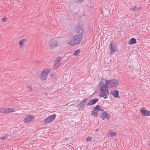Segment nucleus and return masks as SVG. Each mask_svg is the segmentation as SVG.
Segmentation results:
<instances>
[{
	"mask_svg": "<svg viewBox=\"0 0 150 150\" xmlns=\"http://www.w3.org/2000/svg\"><path fill=\"white\" fill-rule=\"evenodd\" d=\"M109 80H108L106 79L105 80V83L104 84L103 82H101L100 81L99 85V86L100 85H102L101 88L100 89V91H101V92L100 93L99 96L100 97H104L105 99L108 98V97L107 95H106L105 89H104V88H106L109 87Z\"/></svg>",
	"mask_w": 150,
	"mask_h": 150,
	"instance_id": "f257e3e1",
	"label": "nucleus"
},
{
	"mask_svg": "<svg viewBox=\"0 0 150 150\" xmlns=\"http://www.w3.org/2000/svg\"><path fill=\"white\" fill-rule=\"evenodd\" d=\"M82 36L81 35H77L74 36L71 40L68 42V44L72 46L79 45L82 39Z\"/></svg>",
	"mask_w": 150,
	"mask_h": 150,
	"instance_id": "f03ea898",
	"label": "nucleus"
},
{
	"mask_svg": "<svg viewBox=\"0 0 150 150\" xmlns=\"http://www.w3.org/2000/svg\"><path fill=\"white\" fill-rule=\"evenodd\" d=\"M75 31L79 35H83L84 32V28L80 24L77 25L75 26Z\"/></svg>",
	"mask_w": 150,
	"mask_h": 150,
	"instance_id": "7ed1b4c3",
	"label": "nucleus"
},
{
	"mask_svg": "<svg viewBox=\"0 0 150 150\" xmlns=\"http://www.w3.org/2000/svg\"><path fill=\"white\" fill-rule=\"evenodd\" d=\"M119 81L116 79H112L109 82L108 88H112L117 86L119 85Z\"/></svg>",
	"mask_w": 150,
	"mask_h": 150,
	"instance_id": "20e7f679",
	"label": "nucleus"
},
{
	"mask_svg": "<svg viewBox=\"0 0 150 150\" xmlns=\"http://www.w3.org/2000/svg\"><path fill=\"white\" fill-rule=\"evenodd\" d=\"M56 116L55 114L49 116L44 120V123L46 124L52 122L55 119Z\"/></svg>",
	"mask_w": 150,
	"mask_h": 150,
	"instance_id": "39448f33",
	"label": "nucleus"
},
{
	"mask_svg": "<svg viewBox=\"0 0 150 150\" xmlns=\"http://www.w3.org/2000/svg\"><path fill=\"white\" fill-rule=\"evenodd\" d=\"M57 42V40L52 39L49 42V45L51 48H55L60 45Z\"/></svg>",
	"mask_w": 150,
	"mask_h": 150,
	"instance_id": "423d86ee",
	"label": "nucleus"
},
{
	"mask_svg": "<svg viewBox=\"0 0 150 150\" xmlns=\"http://www.w3.org/2000/svg\"><path fill=\"white\" fill-rule=\"evenodd\" d=\"M35 116L31 115H28L25 116L24 119L25 123H29L31 121L34 120Z\"/></svg>",
	"mask_w": 150,
	"mask_h": 150,
	"instance_id": "0eeeda50",
	"label": "nucleus"
},
{
	"mask_svg": "<svg viewBox=\"0 0 150 150\" xmlns=\"http://www.w3.org/2000/svg\"><path fill=\"white\" fill-rule=\"evenodd\" d=\"M50 71L43 70L41 75L40 79L42 80H45L47 77Z\"/></svg>",
	"mask_w": 150,
	"mask_h": 150,
	"instance_id": "6e6552de",
	"label": "nucleus"
},
{
	"mask_svg": "<svg viewBox=\"0 0 150 150\" xmlns=\"http://www.w3.org/2000/svg\"><path fill=\"white\" fill-rule=\"evenodd\" d=\"M140 112L143 116H150V111L146 110L145 108H143L141 109L140 110Z\"/></svg>",
	"mask_w": 150,
	"mask_h": 150,
	"instance_id": "1a4fd4ad",
	"label": "nucleus"
},
{
	"mask_svg": "<svg viewBox=\"0 0 150 150\" xmlns=\"http://www.w3.org/2000/svg\"><path fill=\"white\" fill-rule=\"evenodd\" d=\"M99 100L98 98H94L91 99L90 101L87 104V106H89L96 104Z\"/></svg>",
	"mask_w": 150,
	"mask_h": 150,
	"instance_id": "9d476101",
	"label": "nucleus"
},
{
	"mask_svg": "<svg viewBox=\"0 0 150 150\" xmlns=\"http://www.w3.org/2000/svg\"><path fill=\"white\" fill-rule=\"evenodd\" d=\"M119 92L118 90H114L111 93L114 97L118 98L119 97Z\"/></svg>",
	"mask_w": 150,
	"mask_h": 150,
	"instance_id": "9b49d317",
	"label": "nucleus"
},
{
	"mask_svg": "<svg viewBox=\"0 0 150 150\" xmlns=\"http://www.w3.org/2000/svg\"><path fill=\"white\" fill-rule=\"evenodd\" d=\"M110 114H106L104 115H100V117L103 120H104L106 118H107L108 120L109 118L110 117Z\"/></svg>",
	"mask_w": 150,
	"mask_h": 150,
	"instance_id": "f8f14e48",
	"label": "nucleus"
},
{
	"mask_svg": "<svg viewBox=\"0 0 150 150\" xmlns=\"http://www.w3.org/2000/svg\"><path fill=\"white\" fill-rule=\"evenodd\" d=\"M93 109H94L96 111H97L98 112L99 111H103L104 110V109L100 107L99 105H97L95 107H94Z\"/></svg>",
	"mask_w": 150,
	"mask_h": 150,
	"instance_id": "ddd939ff",
	"label": "nucleus"
},
{
	"mask_svg": "<svg viewBox=\"0 0 150 150\" xmlns=\"http://www.w3.org/2000/svg\"><path fill=\"white\" fill-rule=\"evenodd\" d=\"M137 42L136 39L134 38H132L129 40V41L128 43L129 44L132 45L135 44Z\"/></svg>",
	"mask_w": 150,
	"mask_h": 150,
	"instance_id": "4468645a",
	"label": "nucleus"
},
{
	"mask_svg": "<svg viewBox=\"0 0 150 150\" xmlns=\"http://www.w3.org/2000/svg\"><path fill=\"white\" fill-rule=\"evenodd\" d=\"M98 114V112L97 111H96L94 109H93V110L92 112L91 115L92 116H93L94 117H96Z\"/></svg>",
	"mask_w": 150,
	"mask_h": 150,
	"instance_id": "2eb2a0df",
	"label": "nucleus"
},
{
	"mask_svg": "<svg viewBox=\"0 0 150 150\" xmlns=\"http://www.w3.org/2000/svg\"><path fill=\"white\" fill-rule=\"evenodd\" d=\"M60 64V63H55V64L53 67L54 69L56 70L59 67Z\"/></svg>",
	"mask_w": 150,
	"mask_h": 150,
	"instance_id": "dca6fc26",
	"label": "nucleus"
},
{
	"mask_svg": "<svg viewBox=\"0 0 150 150\" xmlns=\"http://www.w3.org/2000/svg\"><path fill=\"white\" fill-rule=\"evenodd\" d=\"M0 111L1 112L8 113L7 108H0Z\"/></svg>",
	"mask_w": 150,
	"mask_h": 150,
	"instance_id": "f3484780",
	"label": "nucleus"
},
{
	"mask_svg": "<svg viewBox=\"0 0 150 150\" xmlns=\"http://www.w3.org/2000/svg\"><path fill=\"white\" fill-rule=\"evenodd\" d=\"M84 105H83V103H82L81 102V103L79 104L76 106V107H78L79 108L84 109Z\"/></svg>",
	"mask_w": 150,
	"mask_h": 150,
	"instance_id": "a211bd4d",
	"label": "nucleus"
},
{
	"mask_svg": "<svg viewBox=\"0 0 150 150\" xmlns=\"http://www.w3.org/2000/svg\"><path fill=\"white\" fill-rule=\"evenodd\" d=\"M81 52V50H77L73 53V54L75 56H76L78 55Z\"/></svg>",
	"mask_w": 150,
	"mask_h": 150,
	"instance_id": "6ab92c4d",
	"label": "nucleus"
},
{
	"mask_svg": "<svg viewBox=\"0 0 150 150\" xmlns=\"http://www.w3.org/2000/svg\"><path fill=\"white\" fill-rule=\"evenodd\" d=\"M109 135H110V136L111 137H114L116 135V134L115 132H112V131H110L109 132V133L108 134V136H109Z\"/></svg>",
	"mask_w": 150,
	"mask_h": 150,
	"instance_id": "aec40b11",
	"label": "nucleus"
},
{
	"mask_svg": "<svg viewBox=\"0 0 150 150\" xmlns=\"http://www.w3.org/2000/svg\"><path fill=\"white\" fill-rule=\"evenodd\" d=\"M26 41L25 39H21L19 42V44L20 46L21 47V45H22L24 44V42H25Z\"/></svg>",
	"mask_w": 150,
	"mask_h": 150,
	"instance_id": "412c9836",
	"label": "nucleus"
},
{
	"mask_svg": "<svg viewBox=\"0 0 150 150\" xmlns=\"http://www.w3.org/2000/svg\"><path fill=\"white\" fill-rule=\"evenodd\" d=\"M114 47H115L114 46L111 47L110 48L111 51L110 52L111 53H113L115 52V49L114 48Z\"/></svg>",
	"mask_w": 150,
	"mask_h": 150,
	"instance_id": "4be33fe9",
	"label": "nucleus"
},
{
	"mask_svg": "<svg viewBox=\"0 0 150 150\" xmlns=\"http://www.w3.org/2000/svg\"><path fill=\"white\" fill-rule=\"evenodd\" d=\"M61 58L60 57H58L55 60V63H60L61 62Z\"/></svg>",
	"mask_w": 150,
	"mask_h": 150,
	"instance_id": "5701e85b",
	"label": "nucleus"
},
{
	"mask_svg": "<svg viewBox=\"0 0 150 150\" xmlns=\"http://www.w3.org/2000/svg\"><path fill=\"white\" fill-rule=\"evenodd\" d=\"M8 113L14 112L15 110L14 109H11L10 108H7Z\"/></svg>",
	"mask_w": 150,
	"mask_h": 150,
	"instance_id": "b1692460",
	"label": "nucleus"
},
{
	"mask_svg": "<svg viewBox=\"0 0 150 150\" xmlns=\"http://www.w3.org/2000/svg\"><path fill=\"white\" fill-rule=\"evenodd\" d=\"M88 100V98L84 99L82 100V101H81V102H82V103L83 104L85 103H86V101Z\"/></svg>",
	"mask_w": 150,
	"mask_h": 150,
	"instance_id": "393cba45",
	"label": "nucleus"
},
{
	"mask_svg": "<svg viewBox=\"0 0 150 150\" xmlns=\"http://www.w3.org/2000/svg\"><path fill=\"white\" fill-rule=\"evenodd\" d=\"M34 62L36 64H40L41 63V62L40 61L38 60H35L34 61Z\"/></svg>",
	"mask_w": 150,
	"mask_h": 150,
	"instance_id": "a878e982",
	"label": "nucleus"
},
{
	"mask_svg": "<svg viewBox=\"0 0 150 150\" xmlns=\"http://www.w3.org/2000/svg\"><path fill=\"white\" fill-rule=\"evenodd\" d=\"M91 140V137H88L86 139L87 142H89Z\"/></svg>",
	"mask_w": 150,
	"mask_h": 150,
	"instance_id": "bb28decb",
	"label": "nucleus"
},
{
	"mask_svg": "<svg viewBox=\"0 0 150 150\" xmlns=\"http://www.w3.org/2000/svg\"><path fill=\"white\" fill-rule=\"evenodd\" d=\"M0 138H1L2 140H4L8 139V137L7 136H5V137H1Z\"/></svg>",
	"mask_w": 150,
	"mask_h": 150,
	"instance_id": "cd10ccee",
	"label": "nucleus"
},
{
	"mask_svg": "<svg viewBox=\"0 0 150 150\" xmlns=\"http://www.w3.org/2000/svg\"><path fill=\"white\" fill-rule=\"evenodd\" d=\"M7 18L6 17H5L2 18V21H3L5 22L7 21Z\"/></svg>",
	"mask_w": 150,
	"mask_h": 150,
	"instance_id": "c85d7f7f",
	"label": "nucleus"
},
{
	"mask_svg": "<svg viewBox=\"0 0 150 150\" xmlns=\"http://www.w3.org/2000/svg\"><path fill=\"white\" fill-rule=\"evenodd\" d=\"M105 91L106 92V95H107V94L108 95H109V92L108 91V88H105Z\"/></svg>",
	"mask_w": 150,
	"mask_h": 150,
	"instance_id": "c756f323",
	"label": "nucleus"
},
{
	"mask_svg": "<svg viewBox=\"0 0 150 150\" xmlns=\"http://www.w3.org/2000/svg\"><path fill=\"white\" fill-rule=\"evenodd\" d=\"M106 114H109L108 113H107L105 111L102 112L101 113L100 115H105Z\"/></svg>",
	"mask_w": 150,
	"mask_h": 150,
	"instance_id": "7c9ffc66",
	"label": "nucleus"
},
{
	"mask_svg": "<svg viewBox=\"0 0 150 150\" xmlns=\"http://www.w3.org/2000/svg\"><path fill=\"white\" fill-rule=\"evenodd\" d=\"M111 43L109 45V46L111 47H112L113 46V45L112 44V42H113V41L112 40H111L110 41Z\"/></svg>",
	"mask_w": 150,
	"mask_h": 150,
	"instance_id": "2f4dec72",
	"label": "nucleus"
},
{
	"mask_svg": "<svg viewBox=\"0 0 150 150\" xmlns=\"http://www.w3.org/2000/svg\"><path fill=\"white\" fill-rule=\"evenodd\" d=\"M28 88L29 89V90H30V91H32V88L30 86H28Z\"/></svg>",
	"mask_w": 150,
	"mask_h": 150,
	"instance_id": "473e14b6",
	"label": "nucleus"
},
{
	"mask_svg": "<svg viewBox=\"0 0 150 150\" xmlns=\"http://www.w3.org/2000/svg\"><path fill=\"white\" fill-rule=\"evenodd\" d=\"M136 9H137V7H136L135 6L133 8V11H134Z\"/></svg>",
	"mask_w": 150,
	"mask_h": 150,
	"instance_id": "72a5a7b5",
	"label": "nucleus"
},
{
	"mask_svg": "<svg viewBox=\"0 0 150 150\" xmlns=\"http://www.w3.org/2000/svg\"><path fill=\"white\" fill-rule=\"evenodd\" d=\"M105 80V79L104 78H102L101 81H100L101 82H103V81H104V80Z\"/></svg>",
	"mask_w": 150,
	"mask_h": 150,
	"instance_id": "f704fd0d",
	"label": "nucleus"
},
{
	"mask_svg": "<svg viewBox=\"0 0 150 150\" xmlns=\"http://www.w3.org/2000/svg\"><path fill=\"white\" fill-rule=\"evenodd\" d=\"M84 1L83 0H79V1H76V3H78L79 2H81V1Z\"/></svg>",
	"mask_w": 150,
	"mask_h": 150,
	"instance_id": "c9c22d12",
	"label": "nucleus"
},
{
	"mask_svg": "<svg viewBox=\"0 0 150 150\" xmlns=\"http://www.w3.org/2000/svg\"><path fill=\"white\" fill-rule=\"evenodd\" d=\"M51 76H52V78H54L55 77L54 76V75L53 74H52Z\"/></svg>",
	"mask_w": 150,
	"mask_h": 150,
	"instance_id": "e433bc0d",
	"label": "nucleus"
},
{
	"mask_svg": "<svg viewBox=\"0 0 150 150\" xmlns=\"http://www.w3.org/2000/svg\"><path fill=\"white\" fill-rule=\"evenodd\" d=\"M149 145H150V144H149Z\"/></svg>",
	"mask_w": 150,
	"mask_h": 150,
	"instance_id": "4c0bfd02",
	"label": "nucleus"
}]
</instances>
